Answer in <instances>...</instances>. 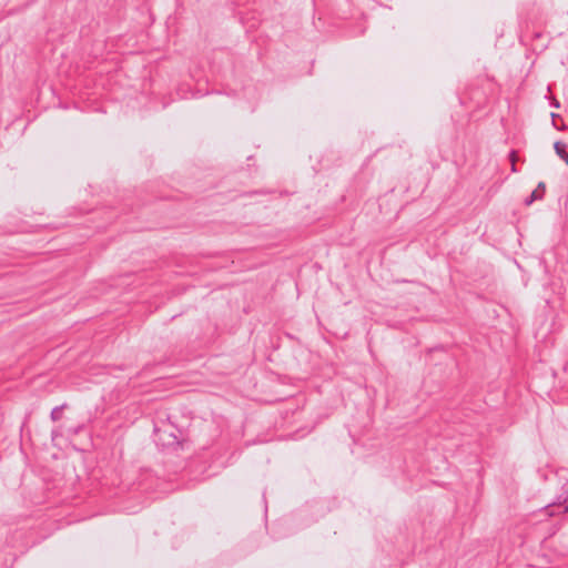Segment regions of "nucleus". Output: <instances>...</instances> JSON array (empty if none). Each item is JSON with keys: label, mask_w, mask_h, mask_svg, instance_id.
Returning <instances> with one entry per match:
<instances>
[{"label": "nucleus", "mask_w": 568, "mask_h": 568, "mask_svg": "<svg viewBox=\"0 0 568 568\" xmlns=\"http://www.w3.org/2000/svg\"><path fill=\"white\" fill-rule=\"evenodd\" d=\"M554 149L556 151V154L562 159L566 164L568 165V153L566 151V144L562 142L557 141L554 145Z\"/></svg>", "instance_id": "20e7f679"}, {"label": "nucleus", "mask_w": 568, "mask_h": 568, "mask_svg": "<svg viewBox=\"0 0 568 568\" xmlns=\"http://www.w3.org/2000/svg\"><path fill=\"white\" fill-rule=\"evenodd\" d=\"M545 193V184L540 182L538 184V187L532 191L529 197L526 199L525 203L526 205H530L534 201L542 199Z\"/></svg>", "instance_id": "7ed1b4c3"}, {"label": "nucleus", "mask_w": 568, "mask_h": 568, "mask_svg": "<svg viewBox=\"0 0 568 568\" xmlns=\"http://www.w3.org/2000/svg\"><path fill=\"white\" fill-rule=\"evenodd\" d=\"M64 406L65 405H62V406H59V407H54L52 409V412H51V420L53 423L59 422L61 419V415H62Z\"/></svg>", "instance_id": "39448f33"}, {"label": "nucleus", "mask_w": 568, "mask_h": 568, "mask_svg": "<svg viewBox=\"0 0 568 568\" xmlns=\"http://www.w3.org/2000/svg\"><path fill=\"white\" fill-rule=\"evenodd\" d=\"M51 437H52V440H55V437H57L55 432H52Z\"/></svg>", "instance_id": "423d86ee"}, {"label": "nucleus", "mask_w": 568, "mask_h": 568, "mask_svg": "<svg viewBox=\"0 0 568 568\" xmlns=\"http://www.w3.org/2000/svg\"><path fill=\"white\" fill-rule=\"evenodd\" d=\"M182 433L180 428H154L153 440L162 448H174L180 445Z\"/></svg>", "instance_id": "f257e3e1"}, {"label": "nucleus", "mask_w": 568, "mask_h": 568, "mask_svg": "<svg viewBox=\"0 0 568 568\" xmlns=\"http://www.w3.org/2000/svg\"><path fill=\"white\" fill-rule=\"evenodd\" d=\"M548 516L568 511V481L561 487V493L557 496V500L552 505L545 508Z\"/></svg>", "instance_id": "f03ea898"}]
</instances>
